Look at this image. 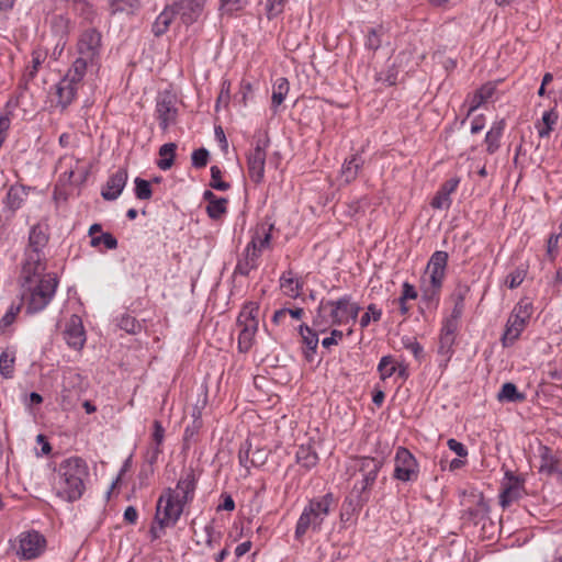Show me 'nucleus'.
Listing matches in <instances>:
<instances>
[{
    "mask_svg": "<svg viewBox=\"0 0 562 562\" xmlns=\"http://www.w3.org/2000/svg\"><path fill=\"white\" fill-rule=\"evenodd\" d=\"M299 329H300V334L302 336L303 342L307 348L305 356L308 360H311L312 355L315 353L317 346H318V336H317L316 331H314L312 328H310L305 324H301Z\"/></svg>",
    "mask_w": 562,
    "mask_h": 562,
    "instance_id": "36",
    "label": "nucleus"
},
{
    "mask_svg": "<svg viewBox=\"0 0 562 562\" xmlns=\"http://www.w3.org/2000/svg\"><path fill=\"white\" fill-rule=\"evenodd\" d=\"M272 228H273L272 224H262V225L258 226L251 237V240L249 241V243L255 244L256 249L259 251L260 257H261L262 250L270 247Z\"/></svg>",
    "mask_w": 562,
    "mask_h": 562,
    "instance_id": "27",
    "label": "nucleus"
},
{
    "mask_svg": "<svg viewBox=\"0 0 562 562\" xmlns=\"http://www.w3.org/2000/svg\"><path fill=\"white\" fill-rule=\"evenodd\" d=\"M288 0H267L266 3V13L268 20H272L279 14H281L284 10Z\"/></svg>",
    "mask_w": 562,
    "mask_h": 562,
    "instance_id": "56",
    "label": "nucleus"
},
{
    "mask_svg": "<svg viewBox=\"0 0 562 562\" xmlns=\"http://www.w3.org/2000/svg\"><path fill=\"white\" fill-rule=\"evenodd\" d=\"M45 543V538L37 531L22 533L19 553L25 560L35 559L44 551Z\"/></svg>",
    "mask_w": 562,
    "mask_h": 562,
    "instance_id": "12",
    "label": "nucleus"
},
{
    "mask_svg": "<svg viewBox=\"0 0 562 562\" xmlns=\"http://www.w3.org/2000/svg\"><path fill=\"white\" fill-rule=\"evenodd\" d=\"M195 488V474L192 469H189L180 476L175 491L180 494V501L186 505L193 499Z\"/></svg>",
    "mask_w": 562,
    "mask_h": 562,
    "instance_id": "21",
    "label": "nucleus"
},
{
    "mask_svg": "<svg viewBox=\"0 0 562 562\" xmlns=\"http://www.w3.org/2000/svg\"><path fill=\"white\" fill-rule=\"evenodd\" d=\"M126 181L127 170L120 168L108 179L105 186L101 191L102 198L106 201L116 200L121 195L123 189L125 188Z\"/></svg>",
    "mask_w": 562,
    "mask_h": 562,
    "instance_id": "16",
    "label": "nucleus"
},
{
    "mask_svg": "<svg viewBox=\"0 0 562 562\" xmlns=\"http://www.w3.org/2000/svg\"><path fill=\"white\" fill-rule=\"evenodd\" d=\"M64 338L67 345L75 350H80L83 347L86 333L79 316L72 315L70 317L64 330Z\"/></svg>",
    "mask_w": 562,
    "mask_h": 562,
    "instance_id": "13",
    "label": "nucleus"
},
{
    "mask_svg": "<svg viewBox=\"0 0 562 562\" xmlns=\"http://www.w3.org/2000/svg\"><path fill=\"white\" fill-rule=\"evenodd\" d=\"M153 428V440L155 442L153 459H156L157 456L161 452L160 446L165 438V429L159 420H154Z\"/></svg>",
    "mask_w": 562,
    "mask_h": 562,
    "instance_id": "55",
    "label": "nucleus"
},
{
    "mask_svg": "<svg viewBox=\"0 0 562 562\" xmlns=\"http://www.w3.org/2000/svg\"><path fill=\"white\" fill-rule=\"evenodd\" d=\"M135 195L139 200H149L153 195L149 181L139 177L135 178Z\"/></svg>",
    "mask_w": 562,
    "mask_h": 562,
    "instance_id": "52",
    "label": "nucleus"
},
{
    "mask_svg": "<svg viewBox=\"0 0 562 562\" xmlns=\"http://www.w3.org/2000/svg\"><path fill=\"white\" fill-rule=\"evenodd\" d=\"M79 86L74 85L66 78H61L56 85L57 106L64 111L75 100Z\"/></svg>",
    "mask_w": 562,
    "mask_h": 562,
    "instance_id": "22",
    "label": "nucleus"
},
{
    "mask_svg": "<svg viewBox=\"0 0 562 562\" xmlns=\"http://www.w3.org/2000/svg\"><path fill=\"white\" fill-rule=\"evenodd\" d=\"M448 252L442 250L435 251L427 265V269L430 273L431 283L439 284V282H443L446 277V268L448 263Z\"/></svg>",
    "mask_w": 562,
    "mask_h": 562,
    "instance_id": "20",
    "label": "nucleus"
},
{
    "mask_svg": "<svg viewBox=\"0 0 562 562\" xmlns=\"http://www.w3.org/2000/svg\"><path fill=\"white\" fill-rule=\"evenodd\" d=\"M289 89L290 87L286 78L280 77L276 80L271 97V108L273 112H277L278 106L284 101Z\"/></svg>",
    "mask_w": 562,
    "mask_h": 562,
    "instance_id": "34",
    "label": "nucleus"
},
{
    "mask_svg": "<svg viewBox=\"0 0 562 562\" xmlns=\"http://www.w3.org/2000/svg\"><path fill=\"white\" fill-rule=\"evenodd\" d=\"M259 251L256 249L254 243H248L244 252L238 258L236 267L234 269V276H249L250 271L258 268Z\"/></svg>",
    "mask_w": 562,
    "mask_h": 562,
    "instance_id": "14",
    "label": "nucleus"
},
{
    "mask_svg": "<svg viewBox=\"0 0 562 562\" xmlns=\"http://www.w3.org/2000/svg\"><path fill=\"white\" fill-rule=\"evenodd\" d=\"M210 158L209 150L205 148H199L193 150L191 160L194 168H204L207 165Z\"/></svg>",
    "mask_w": 562,
    "mask_h": 562,
    "instance_id": "59",
    "label": "nucleus"
},
{
    "mask_svg": "<svg viewBox=\"0 0 562 562\" xmlns=\"http://www.w3.org/2000/svg\"><path fill=\"white\" fill-rule=\"evenodd\" d=\"M382 317L381 308H378L375 304H370L368 311L360 317V327L366 328L370 322H379Z\"/></svg>",
    "mask_w": 562,
    "mask_h": 562,
    "instance_id": "53",
    "label": "nucleus"
},
{
    "mask_svg": "<svg viewBox=\"0 0 562 562\" xmlns=\"http://www.w3.org/2000/svg\"><path fill=\"white\" fill-rule=\"evenodd\" d=\"M171 8L186 25L194 23L201 14V7L195 0H179Z\"/></svg>",
    "mask_w": 562,
    "mask_h": 562,
    "instance_id": "19",
    "label": "nucleus"
},
{
    "mask_svg": "<svg viewBox=\"0 0 562 562\" xmlns=\"http://www.w3.org/2000/svg\"><path fill=\"white\" fill-rule=\"evenodd\" d=\"M48 236L41 225H35L31 228L29 235V246L25 250H36L43 252L47 245Z\"/></svg>",
    "mask_w": 562,
    "mask_h": 562,
    "instance_id": "29",
    "label": "nucleus"
},
{
    "mask_svg": "<svg viewBox=\"0 0 562 562\" xmlns=\"http://www.w3.org/2000/svg\"><path fill=\"white\" fill-rule=\"evenodd\" d=\"M269 138L266 134L256 137L255 145L247 155L248 175L252 182L261 183L265 178V166Z\"/></svg>",
    "mask_w": 562,
    "mask_h": 562,
    "instance_id": "8",
    "label": "nucleus"
},
{
    "mask_svg": "<svg viewBox=\"0 0 562 562\" xmlns=\"http://www.w3.org/2000/svg\"><path fill=\"white\" fill-rule=\"evenodd\" d=\"M57 473V495L70 503L81 498L89 479L87 462L80 457H70L59 463Z\"/></svg>",
    "mask_w": 562,
    "mask_h": 562,
    "instance_id": "1",
    "label": "nucleus"
},
{
    "mask_svg": "<svg viewBox=\"0 0 562 562\" xmlns=\"http://www.w3.org/2000/svg\"><path fill=\"white\" fill-rule=\"evenodd\" d=\"M497 400L499 402L507 403H521L526 400V394L519 392L514 383L506 382L502 385V389L497 394Z\"/></svg>",
    "mask_w": 562,
    "mask_h": 562,
    "instance_id": "30",
    "label": "nucleus"
},
{
    "mask_svg": "<svg viewBox=\"0 0 562 562\" xmlns=\"http://www.w3.org/2000/svg\"><path fill=\"white\" fill-rule=\"evenodd\" d=\"M25 195L24 187L11 186L5 196L7 206L12 211L20 209Z\"/></svg>",
    "mask_w": 562,
    "mask_h": 562,
    "instance_id": "40",
    "label": "nucleus"
},
{
    "mask_svg": "<svg viewBox=\"0 0 562 562\" xmlns=\"http://www.w3.org/2000/svg\"><path fill=\"white\" fill-rule=\"evenodd\" d=\"M419 475V465L413 453L404 448L398 447L394 458L393 477L401 482H415Z\"/></svg>",
    "mask_w": 562,
    "mask_h": 562,
    "instance_id": "9",
    "label": "nucleus"
},
{
    "mask_svg": "<svg viewBox=\"0 0 562 562\" xmlns=\"http://www.w3.org/2000/svg\"><path fill=\"white\" fill-rule=\"evenodd\" d=\"M495 87L492 83L483 85L479 90H476L471 97L468 116L488 100L493 95Z\"/></svg>",
    "mask_w": 562,
    "mask_h": 562,
    "instance_id": "33",
    "label": "nucleus"
},
{
    "mask_svg": "<svg viewBox=\"0 0 562 562\" xmlns=\"http://www.w3.org/2000/svg\"><path fill=\"white\" fill-rule=\"evenodd\" d=\"M15 357L14 353L9 355V352L3 351L0 355V373L9 379L13 374V366H14Z\"/></svg>",
    "mask_w": 562,
    "mask_h": 562,
    "instance_id": "50",
    "label": "nucleus"
},
{
    "mask_svg": "<svg viewBox=\"0 0 562 562\" xmlns=\"http://www.w3.org/2000/svg\"><path fill=\"white\" fill-rule=\"evenodd\" d=\"M176 149L177 145L175 143L164 144L159 148V155L161 156V159L157 162V165L161 170H168L172 167Z\"/></svg>",
    "mask_w": 562,
    "mask_h": 562,
    "instance_id": "41",
    "label": "nucleus"
},
{
    "mask_svg": "<svg viewBox=\"0 0 562 562\" xmlns=\"http://www.w3.org/2000/svg\"><path fill=\"white\" fill-rule=\"evenodd\" d=\"M443 282H439V284L429 283V285L425 286L422 291V302L428 308H436L439 303V294Z\"/></svg>",
    "mask_w": 562,
    "mask_h": 562,
    "instance_id": "39",
    "label": "nucleus"
},
{
    "mask_svg": "<svg viewBox=\"0 0 562 562\" xmlns=\"http://www.w3.org/2000/svg\"><path fill=\"white\" fill-rule=\"evenodd\" d=\"M469 291L470 288L467 284L459 283L452 293L454 304L464 305V300Z\"/></svg>",
    "mask_w": 562,
    "mask_h": 562,
    "instance_id": "64",
    "label": "nucleus"
},
{
    "mask_svg": "<svg viewBox=\"0 0 562 562\" xmlns=\"http://www.w3.org/2000/svg\"><path fill=\"white\" fill-rule=\"evenodd\" d=\"M138 7V0H112V13L133 12Z\"/></svg>",
    "mask_w": 562,
    "mask_h": 562,
    "instance_id": "57",
    "label": "nucleus"
},
{
    "mask_svg": "<svg viewBox=\"0 0 562 562\" xmlns=\"http://www.w3.org/2000/svg\"><path fill=\"white\" fill-rule=\"evenodd\" d=\"M337 308H341V315L348 321L350 318L351 321L356 322L359 312L361 310L360 305L356 302L351 301L350 295H344L337 300Z\"/></svg>",
    "mask_w": 562,
    "mask_h": 562,
    "instance_id": "38",
    "label": "nucleus"
},
{
    "mask_svg": "<svg viewBox=\"0 0 562 562\" xmlns=\"http://www.w3.org/2000/svg\"><path fill=\"white\" fill-rule=\"evenodd\" d=\"M403 346L405 349L411 351L416 360H420L424 356L423 346L414 338L405 337L402 339Z\"/></svg>",
    "mask_w": 562,
    "mask_h": 562,
    "instance_id": "58",
    "label": "nucleus"
},
{
    "mask_svg": "<svg viewBox=\"0 0 562 562\" xmlns=\"http://www.w3.org/2000/svg\"><path fill=\"white\" fill-rule=\"evenodd\" d=\"M175 16L176 14L171 5L166 7L153 24V33L155 36L164 35L168 31Z\"/></svg>",
    "mask_w": 562,
    "mask_h": 562,
    "instance_id": "31",
    "label": "nucleus"
},
{
    "mask_svg": "<svg viewBox=\"0 0 562 562\" xmlns=\"http://www.w3.org/2000/svg\"><path fill=\"white\" fill-rule=\"evenodd\" d=\"M458 330V328L451 326H441L438 344V355L441 357L445 366H447L453 355V346L456 344Z\"/></svg>",
    "mask_w": 562,
    "mask_h": 562,
    "instance_id": "18",
    "label": "nucleus"
},
{
    "mask_svg": "<svg viewBox=\"0 0 562 562\" xmlns=\"http://www.w3.org/2000/svg\"><path fill=\"white\" fill-rule=\"evenodd\" d=\"M506 479L508 480V483L501 494V505L503 507H507L514 501L518 499L522 492V483L519 477L515 476L510 472H507Z\"/></svg>",
    "mask_w": 562,
    "mask_h": 562,
    "instance_id": "23",
    "label": "nucleus"
},
{
    "mask_svg": "<svg viewBox=\"0 0 562 562\" xmlns=\"http://www.w3.org/2000/svg\"><path fill=\"white\" fill-rule=\"evenodd\" d=\"M177 109L170 95L159 97L156 104V114L159 126L162 131H167L171 124H175L177 117Z\"/></svg>",
    "mask_w": 562,
    "mask_h": 562,
    "instance_id": "15",
    "label": "nucleus"
},
{
    "mask_svg": "<svg viewBox=\"0 0 562 562\" xmlns=\"http://www.w3.org/2000/svg\"><path fill=\"white\" fill-rule=\"evenodd\" d=\"M295 460L308 471L317 464L318 454L311 446H300L295 453Z\"/></svg>",
    "mask_w": 562,
    "mask_h": 562,
    "instance_id": "28",
    "label": "nucleus"
},
{
    "mask_svg": "<svg viewBox=\"0 0 562 562\" xmlns=\"http://www.w3.org/2000/svg\"><path fill=\"white\" fill-rule=\"evenodd\" d=\"M327 317V310H322L319 303L313 318V326L319 331H325L328 328Z\"/></svg>",
    "mask_w": 562,
    "mask_h": 562,
    "instance_id": "61",
    "label": "nucleus"
},
{
    "mask_svg": "<svg viewBox=\"0 0 562 562\" xmlns=\"http://www.w3.org/2000/svg\"><path fill=\"white\" fill-rule=\"evenodd\" d=\"M280 286L283 290L284 294L295 299L300 295L302 283L297 279H295L293 277V272L289 270L281 276Z\"/></svg>",
    "mask_w": 562,
    "mask_h": 562,
    "instance_id": "32",
    "label": "nucleus"
},
{
    "mask_svg": "<svg viewBox=\"0 0 562 562\" xmlns=\"http://www.w3.org/2000/svg\"><path fill=\"white\" fill-rule=\"evenodd\" d=\"M69 9L86 20H90L93 11L92 7L86 0H66Z\"/></svg>",
    "mask_w": 562,
    "mask_h": 562,
    "instance_id": "45",
    "label": "nucleus"
},
{
    "mask_svg": "<svg viewBox=\"0 0 562 562\" xmlns=\"http://www.w3.org/2000/svg\"><path fill=\"white\" fill-rule=\"evenodd\" d=\"M268 459V451L266 449H256L251 451L250 465L261 467Z\"/></svg>",
    "mask_w": 562,
    "mask_h": 562,
    "instance_id": "63",
    "label": "nucleus"
},
{
    "mask_svg": "<svg viewBox=\"0 0 562 562\" xmlns=\"http://www.w3.org/2000/svg\"><path fill=\"white\" fill-rule=\"evenodd\" d=\"M558 113L554 110L546 111L542 115L544 126L538 131L540 137H548L558 121Z\"/></svg>",
    "mask_w": 562,
    "mask_h": 562,
    "instance_id": "47",
    "label": "nucleus"
},
{
    "mask_svg": "<svg viewBox=\"0 0 562 562\" xmlns=\"http://www.w3.org/2000/svg\"><path fill=\"white\" fill-rule=\"evenodd\" d=\"M101 33L95 29L85 31L78 41L79 56L98 64L101 49Z\"/></svg>",
    "mask_w": 562,
    "mask_h": 562,
    "instance_id": "11",
    "label": "nucleus"
},
{
    "mask_svg": "<svg viewBox=\"0 0 562 562\" xmlns=\"http://www.w3.org/2000/svg\"><path fill=\"white\" fill-rule=\"evenodd\" d=\"M335 505L333 493L313 498L303 509L295 527V538L301 539L308 529L318 532L325 518L329 515Z\"/></svg>",
    "mask_w": 562,
    "mask_h": 562,
    "instance_id": "3",
    "label": "nucleus"
},
{
    "mask_svg": "<svg viewBox=\"0 0 562 562\" xmlns=\"http://www.w3.org/2000/svg\"><path fill=\"white\" fill-rule=\"evenodd\" d=\"M258 312L259 305L255 302H249L244 305L237 317V326L240 328L238 349L241 352H247L252 346L255 334L258 330Z\"/></svg>",
    "mask_w": 562,
    "mask_h": 562,
    "instance_id": "7",
    "label": "nucleus"
},
{
    "mask_svg": "<svg viewBox=\"0 0 562 562\" xmlns=\"http://www.w3.org/2000/svg\"><path fill=\"white\" fill-rule=\"evenodd\" d=\"M363 165V159L359 155L351 156L350 159L345 160L341 168V176L346 182H351L358 176L359 170Z\"/></svg>",
    "mask_w": 562,
    "mask_h": 562,
    "instance_id": "37",
    "label": "nucleus"
},
{
    "mask_svg": "<svg viewBox=\"0 0 562 562\" xmlns=\"http://www.w3.org/2000/svg\"><path fill=\"white\" fill-rule=\"evenodd\" d=\"M184 504L180 501V494L173 488L167 487L162 491L156 505L155 522L159 529L173 527L183 513Z\"/></svg>",
    "mask_w": 562,
    "mask_h": 562,
    "instance_id": "5",
    "label": "nucleus"
},
{
    "mask_svg": "<svg viewBox=\"0 0 562 562\" xmlns=\"http://www.w3.org/2000/svg\"><path fill=\"white\" fill-rule=\"evenodd\" d=\"M505 128L504 121L495 122L485 135L486 151L490 155L496 153L501 146V137Z\"/></svg>",
    "mask_w": 562,
    "mask_h": 562,
    "instance_id": "26",
    "label": "nucleus"
},
{
    "mask_svg": "<svg viewBox=\"0 0 562 562\" xmlns=\"http://www.w3.org/2000/svg\"><path fill=\"white\" fill-rule=\"evenodd\" d=\"M103 244L106 249H116L117 239L111 233H102L100 236L92 237L90 240L91 247H98Z\"/></svg>",
    "mask_w": 562,
    "mask_h": 562,
    "instance_id": "54",
    "label": "nucleus"
},
{
    "mask_svg": "<svg viewBox=\"0 0 562 562\" xmlns=\"http://www.w3.org/2000/svg\"><path fill=\"white\" fill-rule=\"evenodd\" d=\"M540 467L539 471L547 475H559L562 471L559 468L560 459L547 446H541L539 449Z\"/></svg>",
    "mask_w": 562,
    "mask_h": 562,
    "instance_id": "24",
    "label": "nucleus"
},
{
    "mask_svg": "<svg viewBox=\"0 0 562 562\" xmlns=\"http://www.w3.org/2000/svg\"><path fill=\"white\" fill-rule=\"evenodd\" d=\"M248 0H221V9L227 13L238 11L247 4Z\"/></svg>",
    "mask_w": 562,
    "mask_h": 562,
    "instance_id": "62",
    "label": "nucleus"
},
{
    "mask_svg": "<svg viewBox=\"0 0 562 562\" xmlns=\"http://www.w3.org/2000/svg\"><path fill=\"white\" fill-rule=\"evenodd\" d=\"M382 467L383 460L372 457H356L350 460L347 472L350 476L357 473L361 475V479L353 484L351 492L355 495V506L362 507L369 502L370 491Z\"/></svg>",
    "mask_w": 562,
    "mask_h": 562,
    "instance_id": "2",
    "label": "nucleus"
},
{
    "mask_svg": "<svg viewBox=\"0 0 562 562\" xmlns=\"http://www.w3.org/2000/svg\"><path fill=\"white\" fill-rule=\"evenodd\" d=\"M337 300L336 301H321L322 310H327V322L329 326H339L345 324L347 319L341 315V308H337Z\"/></svg>",
    "mask_w": 562,
    "mask_h": 562,
    "instance_id": "35",
    "label": "nucleus"
},
{
    "mask_svg": "<svg viewBox=\"0 0 562 562\" xmlns=\"http://www.w3.org/2000/svg\"><path fill=\"white\" fill-rule=\"evenodd\" d=\"M97 65L93 61L85 60L82 57H78L67 71V74L64 76V78L68 79L74 85L80 86L82 82V79L87 72V69L89 66Z\"/></svg>",
    "mask_w": 562,
    "mask_h": 562,
    "instance_id": "25",
    "label": "nucleus"
},
{
    "mask_svg": "<svg viewBox=\"0 0 562 562\" xmlns=\"http://www.w3.org/2000/svg\"><path fill=\"white\" fill-rule=\"evenodd\" d=\"M22 303H12L5 314L0 319V330H4L12 325L20 313Z\"/></svg>",
    "mask_w": 562,
    "mask_h": 562,
    "instance_id": "49",
    "label": "nucleus"
},
{
    "mask_svg": "<svg viewBox=\"0 0 562 562\" xmlns=\"http://www.w3.org/2000/svg\"><path fill=\"white\" fill-rule=\"evenodd\" d=\"M25 258L22 263L20 284L25 288L27 284L37 282L43 278L46 270L45 255L36 250H25Z\"/></svg>",
    "mask_w": 562,
    "mask_h": 562,
    "instance_id": "10",
    "label": "nucleus"
},
{
    "mask_svg": "<svg viewBox=\"0 0 562 562\" xmlns=\"http://www.w3.org/2000/svg\"><path fill=\"white\" fill-rule=\"evenodd\" d=\"M117 326L128 334H136L142 328L136 318L130 314H123L117 321Z\"/></svg>",
    "mask_w": 562,
    "mask_h": 562,
    "instance_id": "46",
    "label": "nucleus"
},
{
    "mask_svg": "<svg viewBox=\"0 0 562 562\" xmlns=\"http://www.w3.org/2000/svg\"><path fill=\"white\" fill-rule=\"evenodd\" d=\"M527 274V270L524 267H518L514 271L507 274L505 279V284L509 289L518 288L522 281L525 280Z\"/></svg>",
    "mask_w": 562,
    "mask_h": 562,
    "instance_id": "51",
    "label": "nucleus"
},
{
    "mask_svg": "<svg viewBox=\"0 0 562 562\" xmlns=\"http://www.w3.org/2000/svg\"><path fill=\"white\" fill-rule=\"evenodd\" d=\"M57 286V277L48 273L37 282L22 288V296L27 299L26 313L36 314L45 310L55 296Z\"/></svg>",
    "mask_w": 562,
    "mask_h": 562,
    "instance_id": "4",
    "label": "nucleus"
},
{
    "mask_svg": "<svg viewBox=\"0 0 562 562\" xmlns=\"http://www.w3.org/2000/svg\"><path fill=\"white\" fill-rule=\"evenodd\" d=\"M210 187L218 191H227L231 184L222 180V170L218 166H212L211 169Z\"/></svg>",
    "mask_w": 562,
    "mask_h": 562,
    "instance_id": "48",
    "label": "nucleus"
},
{
    "mask_svg": "<svg viewBox=\"0 0 562 562\" xmlns=\"http://www.w3.org/2000/svg\"><path fill=\"white\" fill-rule=\"evenodd\" d=\"M227 204L228 200L226 198H217L207 204L206 214L211 220L217 221L227 213Z\"/></svg>",
    "mask_w": 562,
    "mask_h": 562,
    "instance_id": "42",
    "label": "nucleus"
},
{
    "mask_svg": "<svg viewBox=\"0 0 562 562\" xmlns=\"http://www.w3.org/2000/svg\"><path fill=\"white\" fill-rule=\"evenodd\" d=\"M460 183L458 177L446 180L432 198L430 205L436 210H448L452 203L450 195L457 190Z\"/></svg>",
    "mask_w": 562,
    "mask_h": 562,
    "instance_id": "17",
    "label": "nucleus"
},
{
    "mask_svg": "<svg viewBox=\"0 0 562 562\" xmlns=\"http://www.w3.org/2000/svg\"><path fill=\"white\" fill-rule=\"evenodd\" d=\"M532 303L528 299H521L512 311L505 331L502 336V344L504 347L512 346L525 329L528 321L532 315Z\"/></svg>",
    "mask_w": 562,
    "mask_h": 562,
    "instance_id": "6",
    "label": "nucleus"
},
{
    "mask_svg": "<svg viewBox=\"0 0 562 562\" xmlns=\"http://www.w3.org/2000/svg\"><path fill=\"white\" fill-rule=\"evenodd\" d=\"M397 371V364L392 356H384L380 359L378 364V372L380 373V379L385 381L391 378Z\"/></svg>",
    "mask_w": 562,
    "mask_h": 562,
    "instance_id": "43",
    "label": "nucleus"
},
{
    "mask_svg": "<svg viewBox=\"0 0 562 562\" xmlns=\"http://www.w3.org/2000/svg\"><path fill=\"white\" fill-rule=\"evenodd\" d=\"M464 305L454 304L449 317L445 318L442 325L459 329V321L463 314Z\"/></svg>",
    "mask_w": 562,
    "mask_h": 562,
    "instance_id": "60",
    "label": "nucleus"
},
{
    "mask_svg": "<svg viewBox=\"0 0 562 562\" xmlns=\"http://www.w3.org/2000/svg\"><path fill=\"white\" fill-rule=\"evenodd\" d=\"M382 35V26L368 29L364 42L366 48L372 52H376L381 47Z\"/></svg>",
    "mask_w": 562,
    "mask_h": 562,
    "instance_id": "44",
    "label": "nucleus"
}]
</instances>
